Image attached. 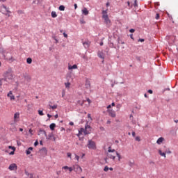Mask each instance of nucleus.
I'll return each mask as SVG.
<instances>
[{"instance_id":"nucleus-1","label":"nucleus","mask_w":178,"mask_h":178,"mask_svg":"<svg viewBox=\"0 0 178 178\" xmlns=\"http://www.w3.org/2000/svg\"><path fill=\"white\" fill-rule=\"evenodd\" d=\"M91 131V127L90 125H86L85 129L81 128L80 130H79V136H81L82 134H84V136H87V134H90Z\"/></svg>"},{"instance_id":"nucleus-2","label":"nucleus","mask_w":178,"mask_h":178,"mask_svg":"<svg viewBox=\"0 0 178 178\" xmlns=\"http://www.w3.org/2000/svg\"><path fill=\"white\" fill-rule=\"evenodd\" d=\"M1 12L3 15H6V16H8V17H10V11L9 10V8L6 7L5 5L1 6Z\"/></svg>"},{"instance_id":"nucleus-3","label":"nucleus","mask_w":178,"mask_h":178,"mask_svg":"<svg viewBox=\"0 0 178 178\" xmlns=\"http://www.w3.org/2000/svg\"><path fill=\"white\" fill-rule=\"evenodd\" d=\"M88 147L89 149H97V145L95 144V142L89 140L88 142Z\"/></svg>"},{"instance_id":"nucleus-4","label":"nucleus","mask_w":178,"mask_h":178,"mask_svg":"<svg viewBox=\"0 0 178 178\" xmlns=\"http://www.w3.org/2000/svg\"><path fill=\"white\" fill-rule=\"evenodd\" d=\"M74 172L76 173V175H81L83 172V168L79 165H74Z\"/></svg>"},{"instance_id":"nucleus-5","label":"nucleus","mask_w":178,"mask_h":178,"mask_svg":"<svg viewBox=\"0 0 178 178\" xmlns=\"http://www.w3.org/2000/svg\"><path fill=\"white\" fill-rule=\"evenodd\" d=\"M4 77L6 80H12L13 79V74L10 71H7L4 73Z\"/></svg>"},{"instance_id":"nucleus-6","label":"nucleus","mask_w":178,"mask_h":178,"mask_svg":"<svg viewBox=\"0 0 178 178\" xmlns=\"http://www.w3.org/2000/svg\"><path fill=\"white\" fill-rule=\"evenodd\" d=\"M107 112L111 118H116V112L114 110L108 109Z\"/></svg>"},{"instance_id":"nucleus-7","label":"nucleus","mask_w":178,"mask_h":178,"mask_svg":"<svg viewBox=\"0 0 178 178\" xmlns=\"http://www.w3.org/2000/svg\"><path fill=\"white\" fill-rule=\"evenodd\" d=\"M8 169L10 171L17 170V165L16 163H12L9 165Z\"/></svg>"},{"instance_id":"nucleus-8","label":"nucleus","mask_w":178,"mask_h":178,"mask_svg":"<svg viewBox=\"0 0 178 178\" xmlns=\"http://www.w3.org/2000/svg\"><path fill=\"white\" fill-rule=\"evenodd\" d=\"M19 118H20V113H15L14 114V122H15V123H17V122H19Z\"/></svg>"},{"instance_id":"nucleus-9","label":"nucleus","mask_w":178,"mask_h":178,"mask_svg":"<svg viewBox=\"0 0 178 178\" xmlns=\"http://www.w3.org/2000/svg\"><path fill=\"white\" fill-rule=\"evenodd\" d=\"M102 17L104 19L109 18L108 16V11L107 10H103L102 11Z\"/></svg>"},{"instance_id":"nucleus-10","label":"nucleus","mask_w":178,"mask_h":178,"mask_svg":"<svg viewBox=\"0 0 178 178\" xmlns=\"http://www.w3.org/2000/svg\"><path fill=\"white\" fill-rule=\"evenodd\" d=\"M7 97L10 98V101L15 100V95H13V93H12V91H10L8 93Z\"/></svg>"},{"instance_id":"nucleus-11","label":"nucleus","mask_w":178,"mask_h":178,"mask_svg":"<svg viewBox=\"0 0 178 178\" xmlns=\"http://www.w3.org/2000/svg\"><path fill=\"white\" fill-rule=\"evenodd\" d=\"M62 169H68L70 173H72V171L74 170V165L72 167H69L67 165L62 167Z\"/></svg>"},{"instance_id":"nucleus-12","label":"nucleus","mask_w":178,"mask_h":178,"mask_svg":"<svg viewBox=\"0 0 178 178\" xmlns=\"http://www.w3.org/2000/svg\"><path fill=\"white\" fill-rule=\"evenodd\" d=\"M104 22L107 27H111V19H109V18L104 19Z\"/></svg>"},{"instance_id":"nucleus-13","label":"nucleus","mask_w":178,"mask_h":178,"mask_svg":"<svg viewBox=\"0 0 178 178\" xmlns=\"http://www.w3.org/2000/svg\"><path fill=\"white\" fill-rule=\"evenodd\" d=\"M90 44H91L90 41L83 42V45L85 48H88V47H90Z\"/></svg>"},{"instance_id":"nucleus-14","label":"nucleus","mask_w":178,"mask_h":178,"mask_svg":"<svg viewBox=\"0 0 178 178\" xmlns=\"http://www.w3.org/2000/svg\"><path fill=\"white\" fill-rule=\"evenodd\" d=\"M82 13L83 15H85V16H87V15H88V13H89L88 10H87V8H84L82 10Z\"/></svg>"},{"instance_id":"nucleus-15","label":"nucleus","mask_w":178,"mask_h":178,"mask_svg":"<svg viewBox=\"0 0 178 178\" xmlns=\"http://www.w3.org/2000/svg\"><path fill=\"white\" fill-rule=\"evenodd\" d=\"M73 69H77V65H68V70H72Z\"/></svg>"},{"instance_id":"nucleus-16","label":"nucleus","mask_w":178,"mask_h":178,"mask_svg":"<svg viewBox=\"0 0 178 178\" xmlns=\"http://www.w3.org/2000/svg\"><path fill=\"white\" fill-rule=\"evenodd\" d=\"M107 156H108V158H110V159H113V161H115V159L116 158V156H115L113 154H111V153H108Z\"/></svg>"},{"instance_id":"nucleus-17","label":"nucleus","mask_w":178,"mask_h":178,"mask_svg":"<svg viewBox=\"0 0 178 178\" xmlns=\"http://www.w3.org/2000/svg\"><path fill=\"white\" fill-rule=\"evenodd\" d=\"M31 151H33V147H29L28 149L26 151V155H30V154H31Z\"/></svg>"},{"instance_id":"nucleus-18","label":"nucleus","mask_w":178,"mask_h":178,"mask_svg":"<svg viewBox=\"0 0 178 178\" xmlns=\"http://www.w3.org/2000/svg\"><path fill=\"white\" fill-rule=\"evenodd\" d=\"M165 139L163 138H159L158 140H157V141H156V143L159 144V145H161V143H163V140H164Z\"/></svg>"},{"instance_id":"nucleus-19","label":"nucleus","mask_w":178,"mask_h":178,"mask_svg":"<svg viewBox=\"0 0 178 178\" xmlns=\"http://www.w3.org/2000/svg\"><path fill=\"white\" fill-rule=\"evenodd\" d=\"M51 130H55V127H56V124L55 123H52L49 126Z\"/></svg>"},{"instance_id":"nucleus-20","label":"nucleus","mask_w":178,"mask_h":178,"mask_svg":"<svg viewBox=\"0 0 178 178\" xmlns=\"http://www.w3.org/2000/svg\"><path fill=\"white\" fill-rule=\"evenodd\" d=\"M159 153L161 155V156H164V158H166V153L162 152V150H159Z\"/></svg>"},{"instance_id":"nucleus-21","label":"nucleus","mask_w":178,"mask_h":178,"mask_svg":"<svg viewBox=\"0 0 178 178\" xmlns=\"http://www.w3.org/2000/svg\"><path fill=\"white\" fill-rule=\"evenodd\" d=\"M40 152L43 154V155H47V149L45 147H43L41 150Z\"/></svg>"},{"instance_id":"nucleus-22","label":"nucleus","mask_w":178,"mask_h":178,"mask_svg":"<svg viewBox=\"0 0 178 178\" xmlns=\"http://www.w3.org/2000/svg\"><path fill=\"white\" fill-rule=\"evenodd\" d=\"M51 17H53L54 19H55V17H58V15L56 14V12L55 11L51 12Z\"/></svg>"},{"instance_id":"nucleus-23","label":"nucleus","mask_w":178,"mask_h":178,"mask_svg":"<svg viewBox=\"0 0 178 178\" xmlns=\"http://www.w3.org/2000/svg\"><path fill=\"white\" fill-rule=\"evenodd\" d=\"M108 154H110L111 152H112V153L113 154V153H115V152L116 153V151L115 150V149H112L111 147H108Z\"/></svg>"},{"instance_id":"nucleus-24","label":"nucleus","mask_w":178,"mask_h":178,"mask_svg":"<svg viewBox=\"0 0 178 178\" xmlns=\"http://www.w3.org/2000/svg\"><path fill=\"white\" fill-rule=\"evenodd\" d=\"M84 102H86L85 100H83V101L79 100V101L77 102V104H78V105H81V106H83V105H84Z\"/></svg>"},{"instance_id":"nucleus-25","label":"nucleus","mask_w":178,"mask_h":178,"mask_svg":"<svg viewBox=\"0 0 178 178\" xmlns=\"http://www.w3.org/2000/svg\"><path fill=\"white\" fill-rule=\"evenodd\" d=\"M40 134H42L45 137H47V132L44 130H40Z\"/></svg>"},{"instance_id":"nucleus-26","label":"nucleus","mask_w":178,"mask_h":178,"mask_svg":"<svg viewBox=\"0 0 178 178\" xmlns=\"http://www.w3.org/2000/svg\"><path fill=\"white\" fill-rule=\"evenodd\" d=\"M33 62V60L31 59V58H28L26 59V63L29 64V65H31V63Z\"/></svg>"},{"instance_id":"nucleus-27","label":"nucleus","mask_w":178,"mask_h":178,"mask_svg":"<svg viewBox=\"0 0 178 178\" xmlns=\"http://www.w3.org/2000/svg\"><path fill=\"white\" fill-rule=\"evenodd\" d=\"M98 56H99V58H101L102 59H104V53H102V52H99L98 53Z\"/></svg>"},{"instance_id":"nucleus-28","label":"nucleus","mask_w":178,"mask_h":178,"mask_svg":"<svg viewBox=\"0 0 178 178\" xmlns=\"http://www.w3.org/2000/svg\"><path fill=\"white\" fill-rule=\"evenodd\" d=\"M58 108V105L55 104L54 106L49 105V109H56Z\"/></svg>"},{"instance_id":"nucleus-29","label":"nucleus","mask_w":178,"mask_h":178,"mask_svg":"<svg viewBox=\"0 0 178 178\" xmlns=\"http://www.w3.org/2000/svg\"><path fill=\"white\" fill-rule=\"evenodd\" d=\"M65 88H70V82L65 83Z\"/></svg>"},{"instance_id":"nucleus-30","label":"nucleus","mask_w":178,"mask_h":178,"mask_svg":"<svg viewBox=\"0 0 178 178\" xmlns=\"http://www.w3.org/2000/svg\"><path fill=\"white\" fill-rule=\"evenodd\" d=\"M58 9H59V10H61V11L65 10V6H63V5L60 6Z\"/></svg>"},{"instance_id":"nucleus-31","label":"nucleus","mask_w":178,"mask_h":178,"mask_svg":"<svg viewBox=\"0 0 178 178\" xmlns=\"http://www.w3.org/2000/svg\"><path fill=\"white\" fill-rule=\"evenodd\" d=\"M115 154L118 158V160L120 161L122 159V156H120V154H119L118 152H116Z\"/></svg>"},{"instance_id":"nucleus-32","label":"nucleus","mask_w":178,"mask_h":178,"mask_svg":"<svg viewBox=\"0 0 178 178\" xmlns=\"http://www.w3.org/2000/svg\"><path fill=\"white\" fill-rule=\"evenodd\" d=\"M129 166H134V161H129L128 163Z\"/></svg>"},{"instance_id":"nucleus-33","label":"nucleus","mask_w":178,"mask_h":178,"mask_svg":"<svg viewBox=\"0 0 178 178\" xmlns=\"http://www.w3.org/2000/svg\"><path fill=\"white\" fill-rule=\"evenodd\" d=\"M86 88H90V81H86Z\"/></svg>"},{"instance_id":"nucleus-34","label":"nucleus","mask_w":178,"mask_h":178,"mask_svg":"<svg viewBox=\"0 0 178 178\" xmlns=\"http://www.w3.org/2000/svg\"><path fill=\"white\" fill-rule=\"evenodd\" d=\"M9 149H13V151H16V147L13 146H8Z\"/></svg>"},{"instance_id":"nucleus-35","label":"nucleus","mask_w":178,"mask_h":178,"mask_svg":"<svg viewBox=\"0 0 178 178\" xmlns=\"http://www.w3.org/2000/svg\"><path fill=\"white\" fill-rule=\"evenodd\" d=\"M38 113L40 116H44V113L41 110H38Z\"/></svg>"},{"instance_id":"nucleus-36","label":"nucleus","mask_w":178,"mask_h":178,"mask_svg":"<svg viewBox=\"0 0 178 178\" xmlns=\"http://www.w3.org/2000/svg\"><path fill=\"white\" fill-rule=\"evenodd\" d=\"M52 137H54V135H52V134H49L48 136V137L47 138V140H51V138H52Z\"/></svg>"},{"instance_id":"nucleus-37","label":"nucleus","mask_w":178,"mask_h":178,"mask_svg":"<svg viewBox=\"0 0 178 178\" xmlns=\"http://www.w3.org/2000/svg\"><path fill=\"white\" fill-rule=\"evenodd\" d=\"M75 159L79 162V161H80V156H77V154H75Z\"/></svg>"},{"instance_id":"nucleus-38","label":"nucleus","mask_w":178,"mask_h":178,"mask_svg":"<svg viewBox=\"0 0 178 178\" xmlns=\"http://www.w3.org/2000/svg\"><path fill=\"white\" fill-rule=\"evenodd\" d=\"M104 172H108V170H109V168L108 166H105L104 168Z\"/></svg>"},{"instance_id":"nucleus-39","label":"nucleus","mask_w":178,"mask_h":178,"mask_svg":"<svg viewBox=\"0 0 178 178\" xmlns=\"http://www.w3.org/2000/svg\"><path fill=\"white\" fill-rule=\"evenodd\" d=\"M67 155L68 158H70V159H72V153L68 152V153H67Z\"/></svg>"},{"instance_id":"nucleus-40","label":"nucleus","mask_w":178,"mask_h":178,"mask_svg":"<svg viewBox=\"0 0 178 178\" xmlns=\"http://www.w3.org/2000/svg\"><path fill=\"white\" fill-rule=\"evenodd\" d=\"M65 95H66V92L65 90H63L62 91V97L63 98Z\"/></svg>"},{"instance_id":"nucleus-41","label":"nucleus","mask_w":178,"mask_h":178,"mask_svg":"<svg viewBox=\"0 0 178 178\" xmlns=\"http://www.w3.org/2000/svg\"><path fill=\"white\" fill-rule=\"evenodd\" d=\"M116 108H117L118 109H120V108H122V105L118 104V105L116 106Z\"/></svg>"},{"instance_id":"nucleus-42","label":"nucleus","mask_w":178,"mask_h":178,"mask_svg":"<svg viewBox=\"0 0 178 178\" xmlns=\"http://www.w3.org/2000/svg\"><path fill=\"white\" fill-rule=\"evenodd\" d=\"M60 173H62V172L60 170L56 171L57 176H59V175H60Z\"/></svg>"},{"instance_id":"nucleus-43","label":"nucleus","mask_w":178,"mask_h":178,"mask_svg":"<svg viewBox=\"0 0 178 178\" xmlns=\"http://www.w3.org/2000/svg\"><path fill=\"white\" fill-rule=\"evenodd\" d=\"M155 19H156V20H158V19H159V14L157 13V14L156 15Z\"/></svg>"},{"instance_id":"nucleus-44","label":"nucleus","mask_w":178,"mask_h":178,"mask_svg":"<svg viewBox=\"0 0 178 178\" xmlns=\"http://www.w3.org/2000/svg\"><path fill=\"white\" fill-rule=\"evenodd\" d=\"M88 119H90V120H92V118H91V114H88Z\"/></svg>"},{"instance_id":"nucleus-45","label":"nucleus","mask_w":178,"mask_h":178,"mask_svg":"<svg viewBox=\"0 0 178 178\" xmlns=\"http://www.w3.org/2000/svg\"><path fill=\"white\" fill-rule=\"evenodd\" d=\"M35 147H37V145H38V141H35L34 143Z\"/></svg>"},{"instance_id":"nucleus-46","label":"nucleus","mask_w":178,"mask_h":178,"mask_svg":"<svg viewBox=\"0 0 178 178\" xmlns=\"http://www.w3.org/2000/svg\"><path fill=\"white\" fill-rule=\"evenodd\" d=\"M63 36L65 38H67V34H66V33H63Z\"/></svg>"},{"instance_id":"nucleus-47","label":"nucleus","mask_w":178,"mask_h":178,"mask_svg":"<svg viewBox=\"0 0 178 178\" xmlns=\"http://www.w3.org/2000/svg\"><path fill=\"white\" fill-rule=\"evenodd\" d=\"M129 31L131 33H134V31H136V30H134V29H131L129 30Z\"/></svg>"},{"instance_id":"nucleus-48","label":"nucleus","mask_w":178,"mask_h":178,"mask_svg":"<svg viewBox=\"0 0 178 178\" xmlns=\"http://www.w3.org/2000/svg\"><path fill=\"white\" fill-rule=\"evenodd\" d=\"M138 41L140 42H144L145 40L144 39H139Z\"/></svg>"},{"instance_id":"nucleus-49","label":"nucleus","mask_w":178,"mask_h":178,"mask_svg":"<svg viewBox=\"0 0 178 178\" xmlns=\"http://www.w3.org/2000/svg\"><path fill=\"white\" fill-rule=\"evenodd\" d=\"M10 155H15V151L13 150V152H11L10 153Z\"/></svg>"},{"instance_id":"nucleus-50","label":"nucleus","mask_w":178,"mask_h":178,"mask_svg":"<svg viewBox=\"0 0 178 178\" xmlns=\"http://www.w3.org/2000/svg\"><path fill=\"white\" fill-rule=\"evenodd\" d=\"M74 123L73 122H70V126H74Z\"/></svg>"},{"instance_id":"nucleus-51","label":"nucleus","mask_w":178,"mask_h":178,"mask_svg":"<svg viewBox=\"0 0 178 178\" xmlns=\"http://www.w3.org/2000/svg\"><path fill=\"white\" fill-rule=\"evenodd\" d=\"M29 131L30 134L33 135V130L31 129H30Z\"/></svg>"},{"instance_id":"nucleus-52","label":"nucleus","mask_w":178,"mask_h":178,"mask_svg":"<svg viewBox=\"0 0 178 178\" xmlns=\"http://www.w3.org/2000/svg\"><path fill=\"white\" fill-rule=\"evenodd\" d=\"M87 102H88V104H91V100L89 98L87 99Z\"/></svg>"},{"instance_id":"nucleus-53","label":"nucleus","mask_w":178,"mask_h":178,"mask_svg":"<svg viewBox=\"0 0 178 178\" xmlns=\"http://www.w3.org/2000/svg\"><path fill=\"white\" fill-rule=\"evenodd\" d=\"M111 108H112V106H111V105H108V106H107L108 111V109H111Z\"/></svg>"},{"instance_id":"nucleus-54","label":"nucleus","mask_w":178,"mask_h":178,"mask_svg":"<svg viewBox=\"0 0 178 178\" xmlns=\"http://www.w3.org/2000/svg\"><path fill=\"white\" fill-rule=\"evenodd\" d=\"M136 141H140V137H136Z\"/></svg>"},{"instance_id":"nucleus-55","label":"nucleus","mask_w":178,"mask_h":178,"mask_svg":"<svg viewBox=\"0 0 178 178\" xmlns=\"http://www.w3.org/2000/svg\"><path fill=\"white\" fill-rule=\"evenodd\" d=\"M148 92H149V94H152V92H152V90H148Z\"/></svg>"},{"instance_id":"nucleus-56","label":"nucleus","mask_w":178,"mask_h":178,"mask_svg":"<svg viewBox=\"0 0 178 178\" xmlns=\"http://www.w3.org/2000/svg\"><path fill=\"white\" fill-rule=\"evenodd\" d=\"M133 137H136V132H132Z\"/></svg>"},{"instance_id":"nucleus-57","label":"nucleus","mask_w":178,"mask_h":178,"mask_svg":"<svg viewBox=\"0 0 178 178\" xmlns=\"http://www.w3.org/2000/svg\"><path fill=\"white\" fill-rule=\"evenodd\" d=\"M81 23L82 24H84L86 23V22H84V20H81Z\"/></svg>"},{"instance_id":"nucleus-58","label":"nucleus","mask_w":178,"mask_h":178,"mask_svg":"<svg viewBox=\"0 0 178 178\" xmlns=\"http://www.w3.org/2000/svg\"><path fill=\"white\" fill-rule=\"evenodd\" d=\"M74 9H77V5L76 3L74 5Z\"/></svg>"},{"instance_id":"nucleus-59","label":"nucleus","mask_w":178,"mask_h":178,"mask_svg":"<svg viewBox=\"0 0 178 178\" xmlns=\"http://www.w3.org/2000/svg\"><path fill=\"white\" fill-rule=\"evenodd\" d=\"M47 116L49 117V119H50V118H52V115L47 114Z\"/></svg>"},{"instance_id":"nucleus-60","label":"nucleus","mask_w":178,"mask_h":178,"mask_svg":"<svg viewBox=\"0 0 178 178\" xmlns=\"http://www.w3.org/2000/svg\"><path fill=\"white\" fill-rule=\"evenodd\" d=\"M130 38H131V40H134V38H133V34L130 35Z\"/></svg>"},{"instance_id":"nucleus-61","label":"nucleus","mask_w":178,"mask_h":178,"mask_svg":"<svg viewBox=\"0 0 178 178\" xmlns=\"http://www.w3.org/2000/svg\"><path fill=\"white\" fill-rule=\"evenodd\" d=\"M107 124H111V120L107 121Z\"/></svg>"},{"instance_id":"nucleus-62","label":"nucleus","mask_w":178,"mask_h":178,"mask_svg":"<svg viewBox=\"0 0 178 178\" xmlns=\"http://www.w3.org/2000/svg\"><path fill=\"white\" fill-rule=\"evenodd\" d=\"M111 106H115V102H113V103L111 104Z\"/></svg>"},{"instance_id":"nucleus-63","label":"nucleus","mask_w":178,"mask_h":178,"mask_svg":"<svg viewBox=\"0 0 178 178\" xmlns=\"http://www.w3.org/2000/svg\"><path fill=\"white\" fill-rule=\"evenodd\" d=\"M100 45L102 47V45H104V42H100Z\"/></svg>"},{"instance_id":"nucleus-64","label":"nucleus","mask_w":178,"mask_h":178,"mask_svg":"<svg viewBox=\"0 0 178 178\" xmlns=\"http://www.w3.org/2000/svg\"><path fill=\"white\" fill-rule=\"evenodd\" d=\"M19 131H23V128H19Z\"/></svg>"}]
</instances>
